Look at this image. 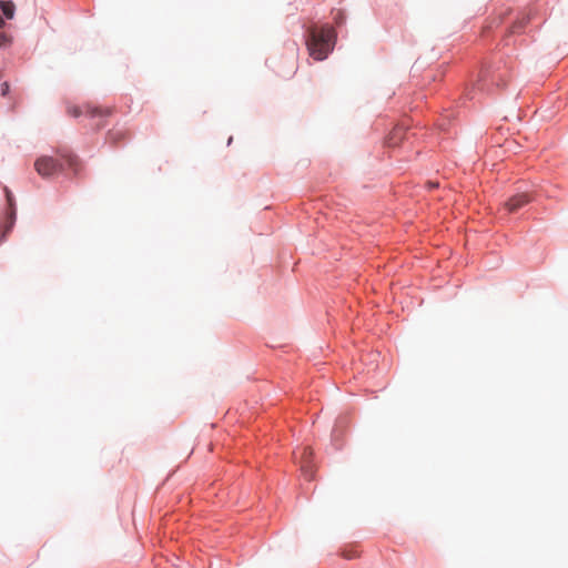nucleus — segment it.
Returning a JSON list of instances; mask_svg holds the SVG:
<instances>
[{"label":"nucleus","mask_w":568,"mask_h":568,"mask_svg":"<svg viewBox=\"0 0 568 568\" xmlns=\"http://www.w3.org/2000/svg\"><path fill=\"white\" fill-rule=\"evenodd\" d=\"M64 164L75 174L81 170V162L78 156L65 153L61 155V161L52 156H41L34 163V169L42 178H50L64 169Z\"/></svg>","instance_id":"2"},{"label":"nucleus","mask_w":568,"mask_h":568,"mask_svg":"<svg viewBox=\"0 0 568 568\" xmlns=\"http://www.w3.org/2000/svg\"><path fill=\"white\" fill-rule=\"evenodd\" d=\"M313 452L308 447H304L298 452H294L295 459H300L301 470L307 479L313 478V464H312Z\"/></svg>","instance_id":"4"},{"label":"nucleus","mask_w":568,"mask_h":568,"mask_svg":"<svg viewBox=\"0 0 568 568\" xmlns=\"http://www.w3.org/2000/svg\"><path fill=\"white\" fill-rule=\"evenodd\" d=\"M334 40L335 31L332 27L312 28L306 41L310 55L317 61L324 60L333 50Z\"/></svg>","instance_id":"1"},{"label":"nucleus","mask_w":568,"mask_h":568,"mask_svg":"<svg viewBox=\"0 0 568 568\" xmlns=\"http://www.w3.org/2000/svg\"><path fill=\"white\" fill-rule=\"evenodd\" d=\"M402 138V129L400 128H397L393 131V133L390 134V136L388 138L387 140V144L389 146H395L397 145L398 143V140Z\"/></svg>","instance_id":"9"},{"label":"nucleus","mask_w":568,"mask_h":568,"mask_svg":"<svg viewBox=\"0 0 568 568\" xmlns=\"http://www.w3.org/2000/svg\"><path fill=\"white\" fill-rule=\"evenodd\" d=\"M9 92V84L7 82H3L1 84V94L6 95Z\"/></svg>","instance_id":"11"},{"label":"nucleus","mask_w":568,"mask_h":568,"mask_svg":"<svg viewBox=\"0 0 568 568\" xmlns=\"http://www.w3.org/2000/svg\"><path fill=\"white\" fill-rule=\"evenodd\" d=\"M103 125H104L103 123H99V124L97 125V129H101Z\"/></svg>","instance_id":"14"},{"label":"nucleus","mask_w":568,"mask_h":568,"mask_svg":"<svg viewBox=\"0 0 568 568\" xmlns=\"http://www.w3.org/2000/svg\"><path fill=\"white\" fill-rule=\"evenodd\" d=\"M10 41V38L6 33L0 32V48L8 45Z\"/></svg>","instance_id":"10"},{"label":"nucleus","mask_w":568,"mask_h":568,"mask_svg":"<svg viewBox=\"0 0 568 568\" xmlns=\"http://www.w3.org/2000/svg\"><path fill=\"white\" fill-rule=\"evenodd\" d=\"M68 113L71 115V116H74V118H78L80 116L81 114H85L90 118H102V116H108L112 113V110L111 109H102L100 106H91V105H87L83 110L79 106H69L68 108Z\"/></svg>","instance_id":"3"},{"label":"nucleus","mask_w":568,"mask_h":568,"mask_svg":"<svg viewBox=\"0 0 568 568\" xmlns=\"http://www.w3.org/2000/svg\"><path fill=\"white\" fill-rule=\"evenodd\" d=\"M6 193H7V199H8V202L10 204V206H12V196H11V193L9 190L6 189Z\"/></svg>","instance_id":"12"},{"label":"nucleus","mask_w":568,"mask_h":568,"mask_svg":"<svg viewBox=\"0 0 568 568\" xmlns=\"http://www.w3.org/2000/svg\"><path fill=\"white\" fill-rule=\"evenodd\" d=\"M126 136H128V131L124 129L115 128V129H112L111 131H109V133H108V140L112 144H115L121 140L126 139Z\"/></svg>","instance_id":"6"},{"label":"nucleus","mask_w":568,"mask_h":568,"mask_svg":"<svg viewBox=\"0 0 568 568\" xmlns=\"http://www.w3.org/2000/svg\"><path fill=\"white\" fill-rule=\"evenodd\" d=\"M530 202V197L525 194H516L513 197H510L507 202H505V207L508 210V212H516L524 205Z\"/></svg>","instance_id":"5"},{"label":"nucleus","mask_w":568,"mask_h":568,"mask_svg":"<svg viewBox=\"0 0 568 568\" xmlns=\"http://www.w3.org/2000/svg\"><path fill=\"white\" fill-rule=\"evenodd\" d=\"M528 22V18L527 17H521L520 19L516 20L514 22V24L511 26L510 28V32L511 33H516V32H519L520 30L524 29V27L527 24Z\"/></svg>","instance_id":"8"},{"label":"nucleus","mask_w":568,"mask_h":568,"mask_svg":"<svg viewBox=\"0 0 568 568\" xmlns=\"http://www.w3.org/2000/svg\"><path fill=\"white\" fill-rule=\"evenodd\" d=\"M4 26V20L2 19V17L0 16V28H2Z\"/></svg>","instance_id":"13"},{"label":"nucleus","mask_w":568,"mask_h":568,"mask_svg":"<svg viewBox=\"0 0 568 568\" xmlns=\"http://www.w3.org/2000/svg\"><path fill=\"white\" fill-rule=\"evenodd\" d=\"M0 9L3 12V16L7 19H12L14 17L16 6L12 1H0Z\"/></svg>","instance_id":"7"}]
</instances>
